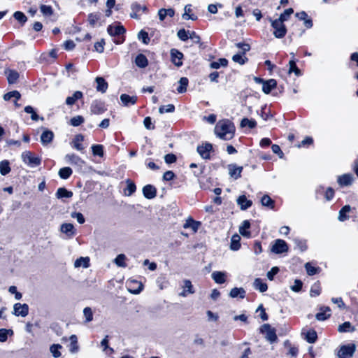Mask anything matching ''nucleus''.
Masks as SVG:
<instances>
[{
  "label": "nucleus",
  "mask_w": 358,
  "mask_h": 358,
  "mask_svg": "<svg viewBox=\"0 0 358 358\" xmlns=\"http://www.w3.org/2000/svg\"><path fill=\"white\" fill-rule=\"evenodd\" d=\"M289 73L294 72L296 76H299L301 75V71L296 66V62L294 61V59H291L289 61Z\"/></svg>",
  "instance_id": "obj_55"
},
{
  "label": "nucleus",
  "mask_w": 358,
  "mask_h": 358,
  "mask_svg": "<svg viewBox=\"0 0 358 358\" xmlns=\"http://www.w3.org/2000/svg\"><path fill=\"white\" fill-rule=\"evenodd\" d=\"M261 203L262 206L268 207L271 209L274 208V201L267 194L262 196Z\"/></svg>",
  "instance_id": "obj_41"
},
{
  "label": "nucleus",
  "mask_w": 358,
  "mask_h": 358,
  "mask_svg": "<svg viewBox=\"0 0 358 358\" xmlns=\"http://www.w3.org/2000/svg\"><path fill=\"white\" fill-rule=\"evenodd\" d=\"M83 97V93L80 91H76L71 96H68L66 99V103L69 106L73 105L76 101Z\"/></svg>",
  "instance_id": "obj_31"
},
{
  "label": "nucleus",
  "mask_w": 358,
  "mask_h": 358,
  "mask_svg": "<svg viewBox=\"0 0 358 358\" xmlns=\"http://www.w3.org/2000/svg\"><path fill=\"white\" fill-rule=\"evenodd\" d=\"M13 331L12 329H0V342H6L8 336H12Z\"/></svg>",
  "instance_id": "obj_45"
},
{
  "label": "nucleus",
  "mask_w": 358,
  "mask_h": 358,
  "mask_svg": "<svg viewBox=\"0 0 358 358\" xmlns=\"http://www.w3.org/2000/svg\"><path fill=\"white\" fill-rule=\"evenodd\" d=\"M127 188L124 190V194L127 196H130L136 189V185L130 180H126Z\"/></svg>",
  "instance_id": "obj_34"
},
{
  "label": "nucleus",
  "mask_w": 358,
  "mask_h": 358,
  "mask_svg": "<svg viewBox=\"0 0 358 358\" xmlns=\"http://www.w3.org/2000/svg\"><path fill=\"white\" fill-rule=\"evenodd\" d=\"M40 10L43 16L45 17H50L53 15V10L50 6L41 5L40 6Z\"/></svg>",
  "instance_id": "obj_44"
},
{
  "label": "nucleus",
  "mask_w": 358,
  "mask_h": 358,
  "mask_svg": "<svg viewBox=\"0 0 358 358\" xmlns=\"http://www.w3.org/2000/svg\"><path fill=\"white\" fill-rule=\"evenodd\" d=\"M188 79L185 77H182L180 79L178 84L179 86L177 88L178 93H184L187 91V87L188 85Z\"/></svg>",
  "instance_id": "obj_38"
},
{
  "label": "nucleus",
  "mask_w": 358,
  "mask_h": 358,
  "mask_svg": "<svg viewBox=\"0 0 358 358\" xmlns=\"http://www.w3.org/2000/svg\"><path fill=\"white\" fill-rule=\"evenodd\" d=\"M24 111L27 113H30L31 115V118L32 120L37 121L38 120V115L35 113L33 107L31 106H27L24 108Z\"/></svg>",
  "instance_id": "obj_61"
},
{
  "label": "nucleus",
  "mask_w": 358,
  "mask_h": 358,
  "mask_svg": "<svg viewBox=\"0 0 358 358\" xmlns=\"http://www.w3.org/2000/svg\"><path fill=\"white\" fill-rule=\"evenodd\" d=\"M320 310L315 315L317 320L324 321L331 316V309L329 307H322Z\"/></svg>",
  "instance_id": "obj_16"
},
{
  "label": "nucleus",
  "mask_w": 358,
  "mask_h": 358,
  "mask_svg": "<svg viewBox=\"0 0 358 358\" xmlns=\"http://www.w3.org/2000/svg\"><path fill=\"white\" fill-rule=\"evenodd\" d=\"M120 100L125 106H128L129 104L134 105L136 103L137 98L135 96H130L128 94H122L120 96Z\"/></svg>",
  "instance_id": "obj_26"
},
{
  "label": "nucleus",
  "mask_w": 358,
  "mask_h": 358,
  "mask_svg": "<svg viewBox=\"0 0 358 358\" xmlns=\"http://www.w3.org/2000/svg\"><path fill=\"white\" fill-rule=\"evenodd\" d=\"M211 277L216 283L223 284L226 282L227 273L222 271H214Z\"/></svg>",
  "instance_id": "obj_22"
},
{
  "label": "nucleus",
  "mask_w": 358,
  "mask_h": 358,
  "mask_svg": "<svg viewBox=\"0 0 358 358\" xmlns=\"http://www.w3.org/2000/svg\"><path fill=\"white\" fill-rule=\"evenodd\" d=\"M143 196L148 199H154L157 195L156 188L151 185H147L143 187Z\"/></svg>",
  "instance_id": "obj_13"
},
{
  "label": "nucleus",
  "mask_w": 358,
  "mask_h": 358,
  "mask_svg": "<svg viewBox=\"0 0 358 358\" xmlns=\"http://www.w3.org/2000/svg\"><path fill=\"white\" fill-rule=\"evenodd\" d=\"M84 122V118L81 115H77L72 117L70 123L73 127H78Z\"/></svg>",
  "instance_id": "obj_59"
},
{
  "label": "nucleus",
  "mask_w": 358,
  "mask_h": 358,
  "mask_svg": "<svg viewBox=\"0 0 358 358\" xmlns=\"http://www.w3.org/2000/svg\"><path fill=\"white\" fill-rule=\"evenodd\" d=\"M229 296L231 298H236L239 296L241 299H243L245 296V290L242 287H234L230 291Z\"/></svg>",
  "instance_id": "obj_30"
},
{
  "label": "nucleus",
  "mask_w": 358,
  "mask_h": 358,
  "mask_svg": "<svg viewBox=\"0 0 358 358\" xmlns=\"http://www.w3.org/2000/svg\"><path fill=\"white\" fill-rule=\"evenodd\" d=\"M277 83L274 79H270L262 84V91L268 94L276 87Z\"/></svg>",
  "instance_id": "obj_21"
},
{
  "label": "nucleus",
  "mask_w": 358,
  "mask_h": 358,
  "mask_svg": "<svg viewBox=\"0 0 358 358\" xmlns=\"http://www.w3.org/2000/svg\"><path fill=\"white\" fill-rule=\"evenodd\" d=\"M29 313V306L27 304H21L17 303L13 306V314L16 316L26 317Z\"/></svg>",
  "instance_id": "obj_9"
},
{
  "label": "nucleus",
  "mask_w": 358,
  "mask_h": 358,
  "mask_svg": "<svg viewBox=\"0 0 358 358\" xmlns=\"http://www.w3.org/2000/svg\"><path fill=\"white\" fill-rule=\"evenodd\" d=\"M84 140V136L82 134H77L75 136L71 144L73 147L78 151L82 152L84 150V147L81 143Z\"/></svg>",
  "instance_id": "obj_24"
},
{
  "label": "nucleus",
  "mask_w": 358,
  "mask_h": 358,
  "mask_svg": "<svg viewBox=\"0 0 358 358\" xmlns=\"http://www.w3.org/2000/svg\"><path fill=\"white\" fill-rule=\"evenodd\" d=\"M288 250L287 243L282 239H277L272 245L271 251L275 254H281Z\"/></svg>",
  "instance_id": "obj_6"
},
{
  "label": "nucleus",
  "mask_w": 358,
  "mask_h": 358,
  "mask_svg": "<svg viewBox=\"0 0 358 358\" xmlns=\"http://www.w3.org/2000/svg\"><path fill=\"white\" fill-rule=\"evenodd\" d=\"M20 94L19 92L17 91H12V92H10L8 93H6L4 96H3V99L6 101L8 100H10L11 98H15L16 100H19L20 99Z\"/></svg>",
  "instance_id": "obj_58"
},
{
  "label": "nucleus",
  "mask_w": 358,
  "mask_h": 358,
  "mask_svg": "<svg viewBox=\"0 0 358 358\" xmlns=\"http://www.w3.org/2000/svg\"><path fill=\"white\" fill-rule=\"evenodd\" d=\"M59 231L61 233L64 234L68 238H73L76 234V230L74 226L71 223L62 224L60 226Z\"/></svg>",
  "instance_id": "obj_7"
},
{
  "label": "nucleus",
  "mask_w": 358,
  "mask_h": 358,
  "mask_svg": "<svg viewBox=\"0 0 358 358\" xmlns=\"http://www.w3.org/2000/svg\"><path fill=\"white\" fill-rule=\"evenodd\" d=\"M189 33L185 29H181L178 31L177 36L181 41H185L189 38Z\"/></svg>",
  "instance_id": "obj_62"
},
{
  "label": "nucleus",
  "mask_w": 358,
  "mask_h": 358,
  "mask_svg": "<svg viewBox=\"0 0 358 358\" xmlns=\"http://www.w3.org/2000/svg\"><path fill=\"white\" fill-rule=\"evenodd\" d=\"M92 150L94 155L103 157V146L102 145H93Z\"/></svg>",
  "instance_id": "obj_54"
},
{
  "label": "nucleus",
  "mask_w": 358,
  "mask_h": 358,
  "mask_svg": "<svg viewBox=\"0 0 358 358\" xmlns=\"http://www.w3.org/2000/svg\"><path fill=\"white\" fill-rule=\"evenodd\" d=\"M10 171L9 162L7 160H3L0 162V173L2 176L8 174Z\"/></svg>",
  "instance_id": "obj_49"
},
{
  "label": "nucleus",
  "mask_w": 358,
  "mask_h": 358,
  "mask_svg": "<svg viewBox=\"0 0 358 358\" xmlns=\"http://www.w3.org/2000/svg\"><path fill=\"white\" fill-rule=\"evenodd\" d=\"M351 210L350 206L346 205L343 206L339 211L338 219L341 222H343L347 220L348 216L346 215L347 213H349Z\"/></svg>",
  "instance_id": "obj_40"
},
{
  "label": "nucleus",
  "mask_w": 358,
  "mask_h": 358,
  "mask_svg": "<svg viewBox=\"0 0 358 358\" xmlns=\"http://www.w3.org/2000/svg\"><path fill=\"white\" fill-rule=\"evenodd\" d=\"M107 32L110 36H119L125 32V29L122 25H109L107 28Z\"/></svg>",
  "instance_id": "obj_14"
},
{
  "label": "nucleus",
  "mask_w": 358,
  "mask_h": 358,
  "mask_svg": "<svg viewBox=\"0 0 358 358\" xmlns=\"http://www.w3.org/2000/svg\"><path fill=\"white\" fill-rule=\"evenodd\" d=\"M18 78H19V73L17 71H13V70H10L8 71L7 79H8V82L10 84L16 83Z\"/></svg>",
  "instance_id": "obj_48"
},
{
  "label": "nucleus",
  "mask_w": 358,
  "mask_h": 358,
  "mask_svg": "<svg viewBox=\"0 0 358 358\" xmlns=\"http://www.w3.org/2000/svg\"><path fill=\"white\" fill-rule=\"evenodd\" d=\"M72 169L70 167H64L59 169V176L62 179H67L72 174Z\"/></svg>",
  "instance_id": "obj_46"
},
{
  "label": "nucleus",
  "mask_w": 358,
  "mask_h": 358,
  "mask_svg": "<svg viewBox=\"0 0 358 358\" xmlns=\"http://www.w3.org/2000/svg\"><path fill=\"white\" fill-rule=\"evenodd\" d=\"M257 125V122L254 120H249L248 118H243L241 122V127H248L250 129L255 128Z\"/></svg>",
  "instance_id": "obj_53"
},
{
  "label": "nucleus",
  "mask_w": 358,
  "mask_h": 358,
  "mask_svg": "<svg viewBox=\"0 0 358 358\" xmlns=\"http://www.w3.org/2000/svg\"><path fill=\"white\" fill-rule=\"evenodd\" d=\"M170 54H171L172 62L176 66H182V59L183 57L182 53L176 49H171Z\"/></svg>",
  "instance_id": "obj_11"
},
{
  "label": "nucleus",
  "mask_w": 358,
  "mask_h": 358,
  "mask_svg": "<svg viewBox=\"0 0 358 358\" xmlns=\"http://www.w3.org/2000/svg\"><path fill=\"white\" fill-rule=\"evenodd\" d=\"M305 268L309 275H313L317 273L318 268L313 266L310 263H306Z\"/></svg>",
  "instance_id": "obj_63"
},
{
  "label": "nucleus",
  "mask_w": 358,
  "mask_h": 358,
  "mask_svg": "<svg viewBox=\"0 0 358 358\" xmlns=\"http://www.w3.org/2000/svg\"><path fill=\"white\" fill-rule=\"evenodd\" d=\"M214 131L220 138L228 141L234 137L235 127L230 120H222L216 124Z\"/></svg>",
  "instance_id": "obj_1"
},
{
  "label": "nucleus",
  "mask_w": 358,
  "mask_h": 358,
  "mask_svg": "<svg viewBox=\"0 0 358 358\" xmlns=\"http://www.w3.org/2000/svg\"><path fill=\"white\" fill-rule=\"evenodd\" d=\"M355 329L352 327L351 324L349 322H345L338 327V331L341 333L353 331Z\"/></svg>",
  "instance_id": "obj_50"
},
{
  "label": "nucleus",
  "mask_w": 358,
  "mask_h": 358,
  "mask_svg": "<svg viewBox=\"0 0 358 358\" xmlns=\"http://www.w3.org/2000/svg\"><path fill=\"white\" fill-rule=\"evenodd\" d=\"M261 331L265 334V338L269 342L273 343L277 340V336L275 334V331L273 328H271V326L268 324H264L261 327Z\"/></svg>",
  "instance_id": "obj_4"
},
{
  "label": "nucleus",
  "mask_w": 358,
  "mask_h": 358,
  "mask_svg": "<svg viewBox=\"0 0 358 358\" xmlns=\"http://www.w3.org/2000/svg\"><path fill=\"white\" fill-rule=\"evenodd\" d=\"M57 197L60 198H70L73 196V193L71 191H68L64 187L59 188L57 191Z\"/></svg>",
  "instance_id": "obj_43"
},
{
  "label": "nucleus",
  "mask_w": 358,
  "mask_h": 358,
  "mask_svg": "<svg viewBox=\"0 0 358 358\" xmlns=\"http://www.w3.org/2000/svg\"><path fill=\"white\" fill-rule=\"evenodd\" d=\"M95 81L97 84L96 87V90L101 93H105L108 89V85L104 78L102 77H96Z\"/></svg>",
  "instance_id": "obj_23"
},
{
  "label": "nucleus",
  "mask_w": 358,
  "mask_h": 358,
  "mask_svg": "<svg viewBox=\"0 0 358 358\" xmlns=\"http://www.w3.org/2000/svg\"><path fill=\"white\" fill-rule=\"evenodd\" d=\"M138 39L142 40L143 43L145 44H148L150 41V38L148 37V33L144 31L143 30H141L138 33Z\"/></svg>",
  "instance_id": "obj_64"
},
{
  "label": "nucleus",
  "mask_w": 358,
  "mask_h": 358,
  "mask_svg": "<svg viewBox=\"0 0 358 358\" xmlns=\"http://www.w3.org/2000/svg\"><path fill=\"white\" fill-rule=\"evenodd\" d=\"M228 61L224 58H220L216 62H213L210 63V67L212 69H217L220 66H226L227 65Z\"/></svg>",
  "instance_id": "obj_51"
},
{
  "label": "nucleus",
  "mask_w": 358,
  "mask_h": 358,
  "mask_svg": "<svg viewBox=\"0 0 358 358\" xmlns=\"http://www.w3.org/2000/svg\"><path fill=\"white\" fill-rule=\"evenodd\" d=\"M250 227V222L248 220H244L239 227V233L244 237L250 238L251 232L248 230Z\"/></svg>",
  "instance_id": "obj_18"
},
{
  "label": "nucleus",
  "mask_w": 358,
  "mask_h": 358,
  "mask_svg": "<svg viewBox=\"0 0 358 358\" xmlns=\"http://www.w3.org/2000/svg\"><path fill=\"white\" fill-rule=\"evenodd\" d=\"M192 11L191 6L190 5H186L184 8V13L182 14V18L184 20H195L197 19V17L194 15H191L190 13Z\"/></svg>",
  "instance_id": "obj_39"
},
{
  "label": "nucleus",
  "mask_w": 358,
  "mask_h": 358,
  "mask_svg": "<svg viewBox=\"0 0 358 358\" xmlns=\"http://www.w3.org/2000/svg\"><path fill=\"white\" fill-rule=\"evenodd\" d=\"M182 292L179 294L182 297H186L188 294L194 293L192 284L189 280H185L183 281Z\"/></svg>",
  "instance_id": "obj_15"
},
{
  "label": "nucleus",
  "mask_w": 358,
  "mask_h": 358,
  "mask_svg": "<svg viewBox=\"0 0 358 358\" xmlns=\"http://www.w3.org/2000/svg\"><path fill=\"white\" fill-rule=\"evenodd\" d=\"M317 338V333L314 330H309L306 335V339L309 343H314Z\"/></svg>",
  "instance_id": "obj_52"
},
{
  "label": "nucleus",
  "mask_w": 358,
  "mask_h": 358,
  "mask_svg": "<svg viewBox=\"0 0 358 358\" xmlns=\"http://www.w3.org/2000/svg\"><path fill=\"white\" fill-rule=\"evenodd\" d=\"M70 345L69 351L71 353H76L78 351V338L76 335H71L69 338Z\"/></svg>",
  "instance_id": "obj_33"
},
{
  "label": "nucleus",
  "mask_w": 358,
  "mask_h": 358,
  "mask_svg": "<svg viewBox=\"0 0 358 358\" xmlns=\"http://www.w3.org/2000/svg\"><path fill=\"white\" fill-rule=\"evenodd\" d=\"M85 317V323H89L93 320L94 311L90 307H85L83 310Z\"/></svg>",
  "instance_id": "obj_35"
},
{
  "label": "nucleus",
  "mask_w": 358,
  "mask_h": 358,
  "mask_svg": "<svg viewBox=\"0 0 358 358\" xmlns=\"http://www.w3.org/2000/svg\"><path fill=\"white\" fill-rule=\"evenodd\" d=\"M240 241H241V237L239 235H238V234L233 235L231 238V245H230L231 250H232L234 251L238 250L241 247Z\"/></svg>",
  "instance_id": "obj_32"
},
{
  "label": "nucleus",
  "mask_w": 358,
  "mask_h": 358,
  "mask_svg": "<svg viewBox=\"0 0 358 358\" xmlns=\"http://www.w3.org/2000/svg\"><path fill=\"white\" fill-rule=\"evenodd\" d=\"M101 19V13H93L88 15L87 21L92 27H94Z\"/></svg>",
  "instance_id": "obj_37"
},
{
  "label": "nucleus",
  "mask_w": 358,
  "mask_h": 358,
  "mask_svg": "<svg viewBox=\"0 0 358 358\" xmlns=\"http://www.w3.org/2000/svg\"><path fill=\"white\" fill-rule=\"evenodd\" d=\"M354 345H344L341 348L338 352L339 358H350L355 352Z\"/></svg>",
  "instance_id": "obj_10"
},
{
  "label": "nucleus",
  "mask_w": 358,
  "mask_h": 358,
  "mask_svg": "<svg viewBox=\"0 0 358 358\" xmlns=\"http://www.w3.org/2000/svg\"><path fill=\"white\" fill-rule=\"evenodd\" d=\"M294 13V10L292 8H287L286 9L283 13H282L280 17L278 18V20H280L282 22H285L287 20L288 17Z\"/></svg>",
  "instance_id": "obj_60"
},
{
  "label": "nucleus",
  "mask_w": 358,
  "mask_h": 358,
  "mask_svg": "<svg viewBox=\"0 0 358 358\" xmlns=\"http://www.w3.org/2000/svg\"><path fill=\"white\" fill-rule=\"evenodd\" d=\"M175 110V106L173 104L162 106L159 108V113L163 114L164 113H173Z\"/></svg>",
  "instance_id": "obj_57"
},
{
  "label": "nucleus",
  "mask_w": 358,
  "mask_h": 358,
  "mask_svg": "<svg viewBox=\"0 0 358 358\" xmlns=\"http://www.w3.org/2000/svg\"><path fill=\"white\" fill-rule=\"evenodd\" d=\"M62 348V346L59 344H52L50 347V351L55 358H59L61 356L60 350Z\"/></svg>",
  "instance_id": "obj_42"
},
{
  "label": "nucleus",
  "mask_w": 358,
  "mask_h": 358,
  "mask_svg": "<svg viewBox=\"0 0 358 358\" xmlns=\"http://www.w3.org/2000/svg\"><path fill=\"white\" fill-rule=\"evenodd\" d=\"M106 110L103 103L94 101L91 106V111L94 114H101Z\"/></svg>",
  "instance_id": "obj_25"
},
{
  "label": "nucleus",
  "mask_w": 358,
  "mask_h": 358,
  "mask_svg": "<svg viewBox=\"0 0 358 358\" xmlns=\"http://www.w3.org/2000/svg\"><path fill=\"white\" fill-rule=\"evenodd\" d=\"M199 222H195L192 219H187L183 225L185 229H191L193 231L196 232L198 230Z\"/></svg>",
  "instance_id": "obj_36"
},
{
  "label": "nucleus",
  "mask_w": 358,
  "mask_h": 358,
  "mask_svg": "<svg viewBox=\"0 0 358 358\" xmlns=\"http://www.w3.org/2000/svg\"><path fill=\"white\" fill-rule=\"evenodd\" d=\"M236 201L240 208L243 210H247L252 204V201L248 200L245 195L238 196Z\"/></svg>",
  "instance_id": "obj_17"
},
{
  "label": "nucleus",
  "mask_w": 358,
  "mask_h": 358,
  "mask_svg": "<svg viewBox=\"0 0 358 358\" xmlns=\"http://www.w3.org/2000/svg\"><path fill=\"white\" fill-rule=\"evenodd\" d=\"M65 160L68 164L76 166L78 169H81L85 164L84 160L75 154L66 155Z\"/></svg>",
  "instance_id": "obj_5"
},
{
  "label": "nucleus",
  "mask_w": 358,
  "mask_h": 358,
  "mask_svg": "<svg viewBox=\"0 0 358 358\" xmlns=\"http://www.w3.org/2000/svg\"><path fill=\"white\" fill-rule=\"evenodd\" d=\"M22 159L25 164L31 168L38 166L41 163V159L38 157H35L29 151L22 152Z\"/></svg>",
  "instance_id": "obj_3"
},
{
  "label": "nucleus",
  "mask_w": 358,
  "mask_h": 358,
  "mask_svg": "<svg viewBox=\"0 0 358 358\" xmlns=\"http://www.w3.org/2000/svg\"><path fill=\"white\" fill-rule=\"evenodd\" d=\"M227 169L229 171V174L231 178L237 179L241 177V173L243 170L242 166H238L236 164H231L228 165Z\"/></svg>",
  "instance_id": "obj_12"
},
{
  "label": "nucleus",
  "mask_w": 358,
  "mask_h": 358,
  "mask_svg": "<svg viewBox=\"0 0 358 358\" xmlns=\"http://www.w3.org/2000/svg\"><path fill=\"white\" fill-rule=\"evenodd\" d=\"M271 26L274 29L273 35L278 38H282L287 33V29L283 24L284 22L280 20L276 19L271 20Z\"/></svg>",
  "instance_id": "obj_2"
},
{
  "label": "nucleus",
  "mask_w": 358,
  "mask_h": 358,
  "mask_svg": "<svg viewBox=\"0 0 358 358\" xmlns=\"http://www.w3.org/2000/svg\"><path fill=\"white\" fill-rule=\"evenodd\" d=\"M353 179L352 174H343L338 178V182L341 186H349L352 183Z\"/></svg>",
  "instance_id": "obj_19"
},
{
  "label": "nucleus",
  "mask_w": 358,
  "mask_h": 358,
  "mask_svg": "<svg viewBox=\"0 0 358 358\" xmlns=\"http://www.w3.org/2000/svg\"><path fill=\"white\" fill-rule=\"evenodd\" d=\"M253 287L255 289L259 290L260 292H264L268 289L267 285L260 278H256L254 280Z\"/></svg>",
  "instance_id": "obj_29"
},
{
  "label": "nucleus",
  "mask_w": 358,
  "mask_h": 358,
  "mask_svg": "<svg viewBox=\"0 0 358 358\" xmlns=\"http://www.w3.org/2000/svg\"><path fill=\"white\" fill-rule=\"evenodd\" d=\"M126 259L127 257L124 254H120L114 259V262L117 266L125 268L127 266V264L125 263Z\"/></svg>",
  "instance_id": "obj_47"
},
{
  "label": "nucleus",
  "mask_w": 358,
  "mask_h": 358,
  "mask_svg": "<svg viewBox=\"0 0 358 358\" xmlns=\"http://www.w3.org/2000/svg\"><path fill=\"white\" fill-rule=\"evenodd\" d=\"M232 60L241 65H243L248 60L247 57L243 54H236L232 57Z\"/></svg>",
  "instance_id": "obj_56"
},
{
  "label": "nucleus",
  "mask_w": 358,
  "mask_h": 358,
  "mask_svg": "<svg viewBox=\"0 0 358 358\" xmlns=\"http://www.w3.org/2000/svg\"><path fill=\"white\" fill-rule=\"evenodd\" d=\"M54 137V134L52 131L45 129L41 136V142L43 145H45L50 143Z\"/></svg>",
  "instance_id": "obj_20"
},
{
  "label": "nucleus",
  "mask_w": 358,
  "mask_h": 358,
  "mask_svg": "<svg viewBox=\"0 0 358 358\" xmlns=\"http://www.w3.org/2000/svg\"><path fill=\"white\" fill-rule=\"evenodd\" d=\"M74 266L76 268L83 267L88 268L90 266V258L88 257H80L77 259L74 262Z\"/></svg>",
  "instance_id": "obj_27"
},
{
  "label": "nucleus",
  "mask_w": 358,
  "mask_h": 358,
  "mask_svg": "<svg viewBox=\"0 0 358 358\" xmlns=\"http://www.w3.org/2000/svg\"><path fill=\"white\" fill-rule=\"evenodd\" d=\"M135 64L139 68H145L148 66V61L144 55L139 54L136 57Z\"/></svg>",
  "instance_id": "obj_28"
},
{
  "label": "nucleus",
  "mask_w": 358,
  "mask_h": 358,
  "mask_svg": "<svg viewBox=\"0 0 358 358\" xmlns=\"http://www.w3.org/2000/svg\"><path fill=\"white\" fill-rule=\"evenodd\" d=\"M213 150V145L210 143H206L197 147V152L199 155L205 159L210 158V154Z\"/></svg>",
  "instance_id": "obj_8"
}]
</instances>
